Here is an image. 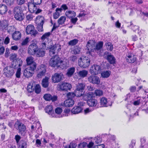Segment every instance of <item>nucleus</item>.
Instances as JSON below:
<instances>
[{
    "instance_id": "obj_58",
    "label": "nucleus",
    "mask_w": 148,
    "mask_h": 148,
    "mask_svg": "<svg viewBox=\"0 0 148 148\" xmlns=\"http://www.w3.org/2000/svg\"><path fill=\"white\" fill-rule=\"evenodd\" d=\"M94 110L93 109H91L89 108H87L86 109L84 110V112L85 114H86L90 112H92Z\"/></svg>"
},
{
    "instance_id": "obj_35",
    "label": "nucleus",
    "mask_w": 148,
    "mask_h": 148,
    "mask_svg": "<svg viewBox=\"0 0 148 148\" xmlns=\"http://www.w3.org/2000/svg\"><path fill=\"white\" fill-rule=\"evenodd\" d=\"M111 72L108 71H103L101 73V75L103 78H107L109 77Z\"/></svg>"
},
{
    "instance_id": "obj_39",
    "label": "nucleus",
    "mask_w": 148,
    "mask_h": 148,
    "mask_svg": "<svg viewBox=\"0 0 148 148\" xmlns=\"http://www.w3.org/2000/svg\"><path fill=\"white\" fill-rule=\"evenodd\" d=\"M105 45L108 50L110 51H112L113 49V46L111 42H107L106 43Z\"/></svg>"
},
{
    "instance_id": "obj_17",
    "label": "nucleus",
    "mask_w": 148,
    "mask_h": 148,
    "mask_svg": "<svg viewBox=\"0 0 148 148\" xmlns=\"http://www.w3.org/2000/svg\"><path fill=\"white\" fill-rule=\"evenodd\" d=\"M88 81L93 84H99L100 81L99 78L97 76H91L88 78Z\"/></svg>"
},
{
    "instance_id": "obj_12",
    "label": "nucleus",
    "mask_w": 148,
    "mask_h": 148,
    "mask_svg": "<svg viewBox=\"0 0 148 148\" xmlns=\"http://www.w3.org/2000/svg\"><path fill=\"white\" fill-rule=\"evenodd\" d=\"M14 126L16 129L19 131V132L21 134L25 130L26 128L25 125L19 121L16 122Z\"/></svg>"
},
{
    "instance_id": "obj_19",
    "label": "nucleus",
    "mask_w": 148,
    "mask_h": 148,
    "mask_svg": "<svg viewBox=\"0 0 148 148\" xmlns=\"http://www.w3.org/2000/svg\"><path fill=\"white\" fill-rule=\"evenodd\" d=\"M95 43L94 40H90L88 41L86 47L89 52L92 51L94 49Z\"/></svg>"
},
{
    "instance_id": "obj_38",
    "label": "nucleus",
    "mask_w": 148,
    "mask_h": 148,
    "mask_svg": "<svg viewBox=\"0 0 148 148\" xmlns=\"http://www.w3.org/2000/svg\"><path fill=\"white\" fill-rule=\"evenodd\" d=\"M51 34V33L50 32H48L45 33L41 37V39L43 41L45 39L47 40Z\"/></svg>"
},
{
    "instance_id": "obj_62",
    "label": "nucleus",
    "mask_w": 148,
    "mask_h": 148,
    "mask_svg": "<svg viewBox=\"0 0 148 148\" xmlns=\"http://www.w3.org/2000/svg\"><path fill=\"white\" fill-rule=\"evenodd\" d=\"M10 53V52L9 49L8 48H6L5 54V57L6 58H8L9 56Z\"/></svg>"
},
{
    "instance_id": "obj_54",
    "label": "nucleus",
    "mask_w": 148,
    "mask_h": 148,
    "mask_svg": "<svg viewBox=\"0 0 148 148\" xmlns=\"http://www.w3.org/2000/svg\"><path fill=\"white\" fill-rule=\"evenodd\" d=\"M94 140L96 143L99 144L102 141V139L98 137H95Z\"/></svg>"
},
{
    "instance_id": "obj_45",
    "label": "nucleus",
    "mask_w": 148,
    "mask_h": 148,
    "mask_svg": "<svg viewBox=\"0 0 148 148\" xmlns=\"http://www.w3.org/2000/svg\"><path fill=\"white\" fill-rule=\"evenodd\" d=\"M17 57V55L15 53H12L10 55L9 59L10 60L14 61L16 60Z\"/></svg>"
},
{
    "instance_id": "obj_51",
    "label": "nucleus",
    "mask_w": 148,
    "mask_h": 148,
    "mask_svg": "<svg viewBox=\"0 0 148 148\" xmlns=\"http://www.w3.org/2000/svg\"><path fill=\"white\" fill-rule=\"evenodd\" d=\"M21 69L19 68L18 69L16 74V77L19 78L20 77L21 74Z\"/></svg>"
},
{
    "instance_id": "obj_3",
    "label": "nucleus",
    "mask_w": 148,
    "mask_h": 148,
    "mask_svg": "<svg viewBox=\"0 0 148 148\" xmlns=\"http://www.w3.org/2000/svg\"><path fill=\"white\" fill-rule=\"evenodd\" d=\"M42 47L38 48L36 52L34 53V55L38 57H42L45 56V50L49 49L47 47V43L45 42H42Z\"/></svg>"
},
{
    "instance_id": "obj_61",
    "label": "nucleus",
    "mask_w": 148,
    "mask_h": 148,
    "mask_svg": "<svg viewBox=\"0 0 148 148\" xmlns=\"http://www.w3.org/2000/svg\"><path fill=\"white\" fill-rule=\"evenodd\" d=\"M32 1L34 5H39L42 2V0H32Z\"/></svg>"
},
{
    "instance_id": "obj_64",
    "label": "nucleus",
    "mask_w": 148,
    "mask_h": 148,
    "mask_svg": "<svg viewBox=\"0 0 148 148\" xmlns=\"http://www.w3.org/2000/svg\"><path fill=\"white\" fill-rule=\"evenodd\" d=\"M105 145L103 144H101L95 146L92 148H104Z\"/></svg>"
},
{
    "instance_id": "obj_56",
    "label": "nucleus",
    "mask_w": 148,
    "mask_h": 148,
    "mask_svg": "<svg viewBox=\"0 0 148 148\" xmlns=\"http://www.w3.org/2000/svg\"><path fill=\"white\" fill-rule=\"evenodd\" d=\"M20 104L22 108L26 109L28 107V105L23 101H21Z\"/></svg>"
},
{
    "instance_id": "obj_26",
    "label": "nucleus",
    "mask_w": 148,
    "mask_h": 148,
    "mask_svg": "<svg viewBox=\"0 0 148 148\" xmlns=\"http://www.w3.org/2000/svg\"><path fill=\"white\" fill-rule=\"evenodd\" d=\"M103 42L102 41H99L96 45L95 47H94V50L97 52L98 53L101 51V49L102 48Z\"/></svg>"
},
{
    "instance_id": "obj_42",
    "label": "nucleus",
    "mask_w": 148,
    "mask_h": 148,
    "mask_svg": "<svg viewBox=\"0 0 148 148\" xmlns=\"http://www.w3.org/2000/svg\"><path fill=\"white\" fill-rule=\"evenodd\" d=\"M94 145V143L92 142H90L87 145L86 142H84V148H91Z\"/></svg>"
},
{
    "instance_id": "obj_37",
    "label": "nucleus",
    "mask_w": 148,
    "mask_h": 148,
    "mask_svg": "<svg viewBox=\"0 0 148 148\" xmlns=\"http://www.w3.org/2000/svg\"><path fill=\"white\" fill-rule=\"evenodd\" d=\"M90 64V59L87 57H85L84 58V68L88 66Z\"/></svg>"
},
{
    "instance_id": "obj_21",
    "label": "nucleus",
    "mask_w": 148,
    "mask_h": 148,
    "mask_svg": "<svg viewBox=\"0 0 148 148\" xmlns=\"http://www.w3.org/2000/svg\"><path fill=\"white\" fill-rule=\"evenodd\" d=\"M52 106L51 105H48L46 107L45 110L46 113L50 115L51 117H54L55 114L53 113Z\"/></svg>"
},
{
    "instance_id": "obj_9",
    "label": "nucleus",
    "mask_w": 148,
    "mask_h": 148,
    "mask_svg": "<svg viewBox=\"0 0 148 148\" xmlns=\"http://www.w3.org/2000/svg\"><path fill=\"white\" fill-rule=\"evenodd\" d=\"M38 48L36 44L32 43L29 46L28 53L30 55H34V53Z\"/></svg>"
},
{
    "instance_id": "obj_52",
    "label": "nucleus",
    "mask_w": 148,
    "mask_h": 148,
    "mask_svg": "<svg viewBox=\"0 0 148 148\" xmlns=\"http://www.w3.org/2000/svg\"><path fill=\"white\" fill-rule=\"evenodd\" d=\"M44 98L46 100L49 101L51 100V95L49 94H46L44 96Z\"/></svg>"
},
{
    "instance_id": "obj_34",
    "label": "nucleus",
    "mask_w": 148,
    "mask_h": 148,
    "mask_svg": "<svg viewBox=\"0 0 148 148\" xmlns=\"http://www.w3.org/2000/svg\"><path fill=\"white\" fill-rule=\"evenodd\" d=\"M56 11V12L53 14V17L54 19H56L59 17L60 13L62 11V9L61 8H57Z\"/></svg>"
},
{
    "instance_id": "obj_63",
    "label": "nucleus",
    "mask_w": 148,
    "mask_h": 148,
    "mask_svg": "<svg viewBox=\"0 0 148 148\" xmlns=\"http://www.w3.org/2000/svg\"><path fill=\"white\" fill-rule=\"evenodd\" d=\"M25 0H16L17 4L19 5H21L25 3Z\"/></svg>"
},
{
    "instance_id": "obj_10",
    "label": "nucleus",
    "mask_w": 148,
    "mask_h": 148,
    "mask_svg": "<svg viewBox=\"0 0 148 148\" xmlns=\"http://www.w3.org/2000/svg\"><path fill=\"white\" fill-rule=\"evenodd\" d=\"M78 106L74 107L71 110V112L74 114H78L81 112L83 110V103H79Z\"/></svg>"
},
{
    "instance_id": "obj_1",
    "label": "nucleus",
    "mask_w": 148,
    "mask_h": 148,
    "mask_svg": "<svg viewBox=\"0 0 148 148\" xmlns=\"http://www.w3.org/2000/svg\"><path fill=\"white\" fill-rule=\"evenodd\" d=\"M36 67V63L27 67L24 71L23 75L26 77L29 78L32 76L34 73V71Z\"/></svg>"
},
{
    "instance_id": "obj_43",
    "label": "nucleus",
    "mask_w": 148,
    "mask_h": 148,
    "mask_svg": "<svg viewBox=\"0 0 148 148\" xmlns=\"http://www.w3.org/2000/svg\"><path fill=\"white\" fill-rule=\"evenodd\" d=\"M41 90V88L40 85L38 84H36L34 90L35 92L37 94H39Z\"/></svg>"
},
{
    "instance_id": "obj_5",
    "label": "nucleus",
    "mask_w": 148,
    "mask_h": 148,
    "mask_svg": "<svg viewBox=\"0 0 148 148\" xmlns=\"http://www.w3.org/2000/svg\"><path fill=\"white\" fill-rule=\"evenodd\" d=\"M72 88V86L69 83L64 82L60 83L57 86V89L59 90H67Z\"/></svg>"
},
{
    "instance_id": "obj_30",
    "label": "nucleus",
    "mask_w": 148,
    "mask_h": 148,
    "mask_svg": "<svg viewBox=\"0 0 148 148\" xmlns=\"http://www.w3.org/2000/svg\"><path fill=\"white\" fill-rule=\"evenodd\" d=\"M106 59L110 64H114L115 62V58L112 55H108L107 56Z\"/></svg>"
},
{
    "instance_id": "obj_18",
    "label": "nucleus",
    "mask_w": 148,
    "mask_h": 148,
    "mask_svg": "<svg viewBox=\"0 0 148 148\" xmlns=\"http://www.w3.org/2000/svg\"><path fill=\"white\" fill-rule=\"evenodd\" d=\"M62 74L60 73H56L52 77V79L54 83H58L62 79Z\"/></svg>"
},
{
    "instance_id": "obj_36",
    "label": "nucleus",
    "mask_w": 148,
    "mask_h": 148,
    "mask_svg": "<svg viewBox=\"0 0 148 148\" xmlns=\"http://www.w3.org/2000/svg\"><path fill=\"white\" fill-rule=\"evenodd\" d=\"M49 78L48 77H45L44 79L42 82V86L44 88H47L48 87L49 85L48 80Z\"/></svg>"
},
{
    "instance_id": "obj_59",
    "label": "nucleus",
    "mask_w": 148,
    "mask_h": 148,
    "mask_svg": "<svg viewBox=\"0 0 148 148\" xmlns=\"http://www.w3.org/2000/svg\"><path fill=\"white\" fill-rule=\"evenodd\" d=\"M21 148H26L27 146V144L25 141H22L21 143L19 145Z\"/></svg>"
},
{
    "instance_id": "obj_40",
    "label": "nucleus",
    "mask_w": 148,
    "mask_h": 148,
    "mask_svg": "<svg viewBox=\"0 0 148 148\" xmlns=\"http://www.w3.org/2000/svg\"><path fill=\"white\" fill-rule=\"evenodd\" d=\"M66 20V18L64 16H62L58 20V23L60 25H62L64 23Z\"/></svg>"
},
{
    "instance_id": "obj_55",
    "label": "nucleus",
    "mask_w": 148,
    "mask_h": 148,
    "mask_svg": "<svg viewBox=\"0 0 148 148\" xmlns=\"http://www.w3.org/2000/svg\"><path fill=\"white\" fill-rule=\"evenodd\" d=\"M78 65L81 67H82L83 66V59L82 58H80L78 60Z\"/></svg>"
},
{
    "instance_id": "obj_41",
    "label": "nucleus",
    "mask_w": 148,
    "mask_h": 148,
    "mask_svg": "<svg viewBox=\"0 0 148 148\" xmlns=\"http://www.w3.org/2000/svg\"><path fill=\"white\" fill-rule=\"evenodd\" d=\"M30 12L32 13H35L37 10L36 6L34 5L32 6H28Z\"/></svg>"
},
{
    "instance_id": "obj_31",
    "label": "nucleus",
    "mask_w": 148,
    "mask_h": 148,
    "mask_svg": "<svg viewBox=\"0 0 148 148\" xmlns=\"http://www.w3.org/2000/svg\"><path fill=\"white\" fill-rule=\"evenodd\" d=\"M75 71V68L72 67L69 69L66 73V75L69 77H71Z\"/></svg>"
},
{
    "instance_id": "obj_47",
    "label": "nucleus",
    "mask_w": 148,
    "mask_h": 148,
    "mask_svg": "<svg viewBox=\"0 0 148 148\" xmlns=\"http://www.w3.org/2000/svg\"><path fill=\"white\" fill-rule=\"evenodd\" d=\"M108 4L112 3V4H115L119 5L120 3L119 0H110L108 1Z\"/></svg>"
},
{
    "instance_id": "obj_57",
    "label": "nucleus",
    "mask_w": 148,
    "mask_h": 148,
    "mask_svg": "<svg viewBox=\"0 0 148 148\" xmlns=\"http://www.w3.org/2000/svg\"><path fill=\"white\" fill-rule=\"evenodd\" d=\"M5 2L8 5H11L14 3V0H5Z\"/></svg>"
},
{
    "instance_id": "obj_33",
    "label": "nucleus",
    "mask_w": 148,
    "mask_h": 148,
    "mask_svg": "<svg viewBox=\"0 0 148 148\" xmlns=\"http://www.w3.org/2000/svg\"><path fill=\"white\" fill-rule=\"evenodd\" d=\"M34 58L32 56H30L27 57L26 59L27 64V65H30L32 64H33L34 63H35L34 62Z\"/></svg>"
},
{
    "instance_id": "obj_28",
    "label": "nucleus",
    "mask_w": 148,
    "mask_h": 148,
    "mask_svg": "<svg viewBox=\"0 0 148 148\" xmlns=\"http://www.w3.org/2000/svg\"><path fill=\"white\" fill-rule=\"evenodd\" d=\"M12 38L15 40H18L21 37V34L19 31H15L12 35Z\"/></svg>"
},
{
    "instance_id": "obj_53",
    "label": "nucleus",
    "mask_w": 148,
    "mask_h": 148,
    "mask_svg": "<svg viewBox=\"0 0 148 148\" xmlns=\"http://www.w3.org/2000/svg\"><path fill=\"white\" fill-rule=\"evenodd\" d=\"M80 51V49L77 46L75 47L73 51V53L75 54H78Z\"/></svg>"
},
{
    "instance_id": "obj_49",
    "label": "nucleus",
    "mask_w": 148,
    "mask_h": 148,
    "mask_svg": "<svg viewBox=\"0 0 148 148\" xmlns=\"http://www.w3.org/2000/svg\"><path fill=\"white\" fill-rule=\"evenodd\" d=\"M137 100L134 101L133 103V104L134 106H138L140 104V101L141 99L139 98V97L137 98Z\"/></svg>"
},
{
    "instance_id": "obj_11",
    "label": "nucleus",
    "mask_w": 148,
    "mask_h": 148,
    "mask_svg": "<svg viewBox=\"0 0 148 148\" xmlns=\"http://www.w3.org/2000/svg\"><path fill=\"white\" fill-rule=\"evenodd\" d=\"M101 70V67L99 65H94L90 69V72L92 75H96L100 73Z\"/></svg>"
},
{
    "instance_id": "obj_46",
    "label": "nucleus",
    "mask_w": 148,
    "mask_h": 148,
    "mask_svg": "<svg viewBox=\"0 0 148 148\" xmlns=\"http://www.w3.org/2000/svg\"><path fill=\"white\" fill-rule=\"evenodd\" d=\"M78 42V40L77 39H74L72 40L69 42L68 44L70 45H75Z\"/></svg>"
},
{
    "instance_id": "obj_7",
    "label": "nucleus",
    "mask_w": 148,
    "mask_h": 148,
    "mask_svg": "<svg viewBox=\"0 0 148 148\" xmlns=\"http://www.w3.org/2000/svg\"><path fill=\"white\" fill-rule=\"evenodd\" d=\"M60 60V58L59 56L56 55L52 57L50 60L49 64L52 67L56 66L57 67L59 64V61Z\"/></svg>"
},
{
    "instance_id": "obj_20",
    "label": "nucleus",
    "mask_w": 148,
    "mask_h": 148,
    "mask_svg": "<svg viewBox=\"0 0 148 148\" xmlns=\"http://www.w3.org/2000/svg\"><path fill=\"white\" fill-rule=\"evenodd\" d=\"M69 62L68 60H66L65 61L60 60L58 68L60 67L62 69H66L69 66Z\"/></svg>"
},
{
    "instance_id": "obj_8",
    "label": "nucleus",
    "mask_w": 148,
    "mask_h": 148,
    "mask_svg": "<svg viewBox=\"0 0 148 148\" xmlns=\"http://www.w3.org/2000/svg\"><path fill=\"white\" fill-rule=\"evenodd\" d=\"M49 55L51 56L56 53L60 51L61 50V46L58 44H56L49 48Z\"/></svg>"
},
{
    "instance_id": "obj_44",
    "label": "nucleus",
    "mask_w": 148,
    "mask_h": 148,
    "mask_svg": "<svg viewBox=\"0 0 148 148\" xmlns=\"http://www.w3.org/2000/svg\"><path fill=\"white\" fill-rule=\"evenodd\" d=\"M77 146L76 144L73 142L71 143L68 147L67 146L64 145V148H75Z\"/></svg>"
},
{
    "instance_id": "obj_29",
    "label": "nucleus",
    "mask_w": 148,
    "mask_h": 148,
    "mask_svg": "<svg viewBox=\"0 0 148 148\" xmlns=\"http://www.w3.org/2000/svg\"><path fill=\"white\" fill-rule=\"evenodd\" d=\"M3 29H5L7 30L8 32L9 33L13 32L16 30V29L13 26H8L6 25H4Z\"/></svg>"
},
{
    "instance_id": "obj_24",
    "label": "nucleus",
    "mask_w": 148,
    "mask_h": 148,
    "mask_svg": "<svg viewBox=\"0 0 148 148\" xmlns=\"http://www.w3.org/2000/svg\"><path fill=\"white\" fill-rule=\"evenodd\" d=\"M100 103L102 107H108L111 106L108 104L107 99L105 97H103L100 99Z\"/></svg>"
},
{
    "instance_id": "obj_4",
    "label": "nucleus",
    "mask_w": 148,
    "mask_h": 148,
    "mask_svg": "<svg viewBox=\"0 0 148 148\" xmlns=\"http://www.w3.org/2000/svg\"><path fill=\"white\" fill-rule=\"evenodd\" d=\"M26 32L27 34H30L31 36H35L38 32L35 29L34 25H28L26 28Z\"/></svg>"
},
{
    "instance_id": "obj_32",
    "label": "nucleus",
    "mask_w": 148,
    "mask_h": 148,
    "mask_svg": "<svg viewBox=\"0 0 148 148\" xmlns=\"http://www.w3.org/2000/svg\"><path fill=\"white\" fill-rule=\"evenodd\" d=\"M65 14L66 16L69 18H72L75 16L76 15L75 12L73 11H68L66 12Z\"/></svg>"
},
{
    "instance_id": "obj_15",
    "label": "nucleus",
    "mask_w": 148,
    "mask_h": 148,
    "mask_svg": "<svg viewBox=\"0 0 148 148\" xmlns=\"http://www.w3.org/2000/svg\"><path fill=\"white\" fill-rule=\"evenodd\" d=\"M126 61L130 63H133L136 60V56L131 53H128L125 57Z\"/></svg>"
},
{
    "instance_id": "obj_50",
    "label": "nucleus",
    "mask_w": 148,
    "mask_h": 148,
    "mask_svg": "<svg viewBox=\"0 0 148 148\" xmlns=\"http://www.w3.org/2000/svg\"><path fill=\"white\" fill-rule=\"evenodd\" d=\"M67 98L69 99H72L75 96L74 92H69L67 95Z\"/></svg>"
},
{
    "instance_id": "obj_2",
    "label": "nucleus",
    "mask_w": 148,
    "mask_h": 148,
    "mask_svg": "<svg viewBox=\"0 0 148 148\" xmlns=\"http://www.w3.org/2000/svg\"><path fill=\"white\" fill-rule=\"evenodd\" d=\"M13 12L14 15V17L16 20L21 21L23 19L24 14L22 13L21 7L19 6L15 7L14 8Z\"/></svg>"
},
{
    "instance_id": "obj_60",
    "label": "nucleus",
    "mask_w": 148,
    "mask_h": 148,
    "mask_svg": "<svg viewBox=\"0 0 148 148\" xmlns=\"http://www.w3.org/2000/svg\"><path fill=\"white\" fill-rule=\"evenodd\" d=\"M62 110L60 108H57L56 109L55 111L56 113L58 114H60L62 112Z\"/></svg>"
},
{
    "instance_id": "obj_13",
    "label": "nucleus",
    "mask_w": 148,
    "mask_h": 148,
    "mask_svg": "<svg viewBox=\"0 0 148 148\" xmlns=\"http://www.w3.org/2000/svg\"><path fill=\"white\" fill-rule=\"evenodd\" d=\"M44 18L42 16H38L36 17V21L38 22V20L40 21L37 26V29L39 32L43 31V25L44 23Z\"/></svg>"
},
{
    "instance_id": "obj_16",
    "label": "nucleus",
    "mask_w": 148,
    "mask_h": 148,
    "mask_svg": "<svg viewBox=\"0 0 148 148\" xmlns=\"http://www.w3.org/2000/svg\"><path fill=\"white\" fill-rule=\"evenodd\" d=\"M83 89V86L82 84H79L77 86V89L74 91L75 96L80 97L83 95L82 91Z\"/></svg>"
},
{
    "instance_id": "obj_27",
    "label": "nucleus",
    "mask_w": 148,
    "mask_h": 148,
    "mask_svg": "<svg viewBox=\"0 0 148 148\" xmlns=\"http://www.w3.org/2000/svg\"><path fill=\"white\" fill-rule=\"evenodd\" d=\"M8 11L7 7L5 5H0V14L2 15L5 14Z\"/></svg>"
},
{
    "instance_id": "obj_22",
    "label": "nucleus",
    "mask_w": 148,
    "mask_h": 148,
    "mask_svg": "<svg viewBox=\"0 0 148 148\" xmlns=\"http://www.w3.org/2000/svg\"><path fill=\"white\" fill-rule=\"evenodd\" d=\"M88 94L91 97H93L94 95L96 96H100L103 95V92L100 90L97 89L95 90L94 93L90 92H88Z\"/></svg>"
},
{
    "instance_id": "obj_25",
    "label": "nucleus",
    "mask_w": 148,
    "mask_h": 148,
    "mask_svg": "<svg viewBox=\"0 0 148 148\" xmlns=\"http://www.w3.org/2000/svg\"><path fill=\"white\" fill-rule=\"evenodd\" d=\"M74 101L72 99L68 98L64 101V105L66 107H71L74 105Z\"/></svg>"
},
{
    "instance_id": "obj_14",
    "label": "nucleus",
    "mask_w": 148,
    "mask_h": 148,
    "mask_svg": "<svg viewBox=\"0 0 148 148\" xmlns=\"http://www.w3.org/2000/svg\"><path fill=\"white\" fill-rule=\"evenodd\" d=\"M3 74L8 77H11L14 74L13 70L10 67L7 66L3 69Z\"/></svg>"
},
{
    "instance_id": "obj_48",
    "label": "nucleus",
    "mask_w": 148,
    "mask_h": 148,
    "mask_svg": "<svg viewBox=\"0 0 148 148\" xmlns=\"http://www.w3.org/2000/svg\"><path fill=\"white\" fill-rule=\"evenodd\" d=\"M27 90L30 92H31L34 91V88L32 85L31 84H29L27 87Z\"/></svg>"
},
{
    "instance_id": "obj_23",
    "label": "nucleus",
    "mask_w": 148,
    "mask_h": 148,
    "mask_svg": "<svg viewBox=\"0 0 148 148\" xmlns=\"http://www.w3.org/2000/svg\"><path fill=\"white\" fill-rule=\"evenodd\" d=\"M87 103L90 106L95 107L97 104V101L96 99L91 98L87 100Z\"/></svg>"
},
{
    "instance_id": "obj_6",
    "label": "nucleus",
    "mask_w": 148,
    "mask_h": 148,
    "mask_svg": "<svg viewBox=\"0 0 148 148\" xmlns=\"http://www.w3.org/2000/svg\"><path fill=\"white\" fill-rule=\"evenodd\" d=\"M46 66L43 64H41L38 68L37 77L41 78L45 75L46 72Z\"/></svg>"
}]
</instances>
